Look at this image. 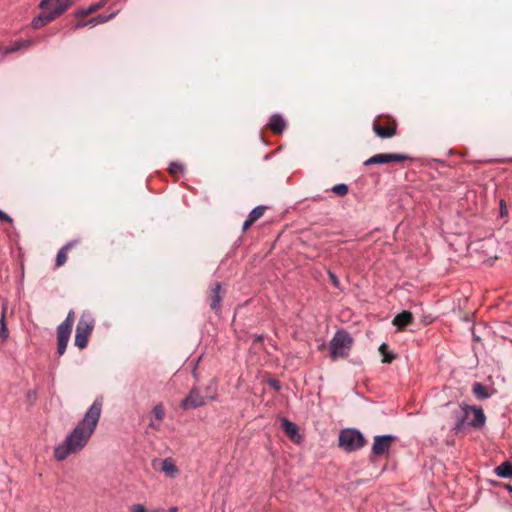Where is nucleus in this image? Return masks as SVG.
Returning a JSON list of instances; mask_svg holds the SVG:
<instances>
[{"instance_id": "e433bc0d", "label": "nucleus", "mask_w": 512, "mask_h": 512, "mask_svg": "<svg viewBox=\"0 0 512 512\" xmlns=\"http://www.w3.org/2000/svg\"><path fill=\"white\" fill-rule=\"evenodd\" d=\"M254 222H250V219L247 218L246 221L243 223V230H247Z\"/></svg>"}, {"instance_id": "393cba45", "label": "nucleus", "mask_w": 512, "mask_h": 512, "mask_svg": "<svg viewBox=\"0 0 512 512\" xmlns=\"http://www.w3.org/2000/svg\"><path fill=\"white\" fill-rule=\"evenodd\" d=\"M264 210H265L264 206L255 207L248 215L250 222H255L256 220H258L263 215Z\"/></svg>"}, {"instance_id": "4c0bfd02", "label": "nucleus", "mask_w": 512, "mask_h": 512, "mask_svg": "<svg viewBox=\"0 0 512 512\" xmlns=\"http://www.w3.org/2000/svg\"><path fill=\"white\" fill-rule=\"evenodd\" d=\"M270 385H271L275 390H279V389H280V385H279L278 381H276V380H272V381H270Z\"/></svg>"}, {"instance_id": "c756f323", "label": "nucleus", "mask_w": 512, "mask_h": 512, "mask_svg": "<svg viewBox=\"0 0 512 512\" xmlns=\"http://www.w3.org/2000/svg\"><path fill=\"white\" fill-rule=\"evenodd\" d=\"M147 510L142 504H133L129 508V512H146Z\"/></svg>"}, {"instance_id": "ddd939ff", "label": "nucleus", "mask_w": 512, "mask_h": 512, "mask_svg": "<svg viewBox=\"0 0 512 512\" xmlns=\"http://www.w3.org/2000/svg\"><path fill=\"white\" fill-rule=\"evenodd\" d=\"M108 0H100L97 3L91 4L87 8H81L75 11L74 16L76 18H83L88 15L95 13L107 4Z\"/></svg>"}, {"instance_id": "a878e982", "label": "nucleus", "mask_w": 512, "mask_h": 512, "mask_svg": "<svg viewBox=\"0 0 512 512\" xmlns=\"http://www.w3.org/2000/svg\"><path fill=\"white\" fill-rule=\"evenodd\" d=\"M379 352L382 354L383 356V359H382V362L383 363H391L394 359V355L389 353L387 351V346L386 344H381L380 347H379Z\"/></svg>"}, {"instance_id": "39448f33", "label": "nucleus", "mask_w": 512, "mask_h": 512, "mask_svg": "<svg viewBox=\"0 0 512 512\" xmlns=\"http://www.w3.org/2000/svg\"><path fill=\"white\" fill-rule=\"evenodd\" d=\"M352 346V338L345 331H337L330 342V354L333 359L346 357Z\"/></svg>"}, {"instance_id": "58836bf2", "label": "nucleus", "mask_w": 512, "mask_h": 512, "mask_svg": "<svg viewBox=\"0 0 512 512\" xmlns=\"http://www.w3.org/2000/svg\"><path fill=\"white\" fill-rule=\"evenodd\" d=\"M500 206H501V215L503 216V215H504V213H505V214L507 213V211H506V205H505V202H504L503 200L500 202Z\"/></svg>"}, {"instance_id": "9b49d317", "label": "nucleus", "mask_w": 512, "mask_h": 512, "mask_svg": "<svg viewBox=\"0 0 512 512\" xmlns=\"http://www.w3.org/2000/svg\"><path fill=\"white\" fill-rule=\"evenodd\" d=\"M160 471L170 478H175L179 474V469L176 466L175 461L170 457L161 461Z\"/></svg>"}, {"instance_id": "f03ea898", "label": "nucleus", "mask_w": 512, "mask_h": 512, "mask_svg": "<svg viewBox=\"0 0 512 512\" xmlns=\"http://www.w3.org/2000/svg\"><path fill=\"white\" fill-rule=\"evenodd\" d=\"M74 0H41L39 8L43 13L33 19L31 25L34 29H40L62 15Z\"/></svg>"}, {"instance_id": "bb28decb", "label": "nucleus", "mask_w": 512, "mask_h": 512, "mask_svg": "<svg viewBox=\"0 0 512 512\" xmlns=\"http://www.w3.org/2000/svg\"><path fill=\"white\" fill-rule=\"evenodd\" d=\"M9 336V332L7 329V325L5 323V315L2 314V317L0 319V338L3 340H6Z\"/></svg>"}, {"instance_id": "423d86ee", "label": "nucleus", "mask_w": 512, "mask_h": 512, "mask_svg": "<svg viewBox=\"0 0 512 512\" xmlns=\"http://www.w3.org/2000/svg\"><path fill=\"white\" fill-rule=\"evenodd\" d=\"M363 435L356 429H343L339 435V446L345 451L352 452L363 447Z\"/></svg>"}, {"instance_id": "a211bd4d", "label": "nucleus", "mask_w": 512, "mask_h": 512, "mask_svg": "<svg viewBox=\"0 0 512 512\" xmlns=\"http://www.w3.org/2000/svg\"><path fill=\"white\" fill-rule=\"evenodd\" d=\"M72 327L61 323L57 327V340L58 341H69L71 335Z\"/></svg>"}, {"instance_id": "ea45409f", "label": "nucleus", "mask_w": 512, "mask_h": 512, "mask_svg": "<svg viewBox=\"0 0 512 512\" xmlns=\"http://www.w3.org/2000/svg\"><path fill=\"white\" fill-rule=\"evenodd\" d=\"M169 512H177V507H172L169 509Z\"/></svg>"}, {"instance_id": "6e6552de", "label": "nucleus", "mask_w": 512, "mask_h": 512, "mask_svg": "<svg viewBox=\"0 0 512 512\" xmlns=\"http://www.w3.org/2000/svg\"><path fill=\"white\" fill-rule=\"evenodd\" d=\"M409 157L400 153H380L376 154L364 162V165L387 164L392 162H402L408 160Z\"/></svg>"}, {"instance_id": "72a5a7b5", "label": "nucleus", "mask_w": 512, "mask_h": 512, "mask_svg": "<svg viewBox=\"0 0 512 512\" xmlns=\"http://www.w3.org/2000/svg\"><path fill=\"white\" fill-rule=\"evenodd\" d=\"M329 277H330V280L332 282V284L335 286V287H338L339 286V280L337 278V276L333 273H329Z\"/></svg>"}, {"instance_id": "2eb2a0df", "label": "nucleus", "mask_w": 512, "mask_h": 512, "mask_svg": "<svg viewBox=\"0 0 512 512\" xmlns=\"http://www.w3.org/2000/svg\"><path fill=\"white\" fill-rule=\"evenodd\" d=\"M269 127L275 133H282L286 127L285 120L279 114H274L269 121Z\"/></svg>"}, {"instance_id": "20e7f679", "label": "nucleus", "mask_w": 512, "mask_h": 512, "mask_svg": "<svg viewBox=\"0 0 512 512\" xmlns=\"http://www.w3.org/2000/svg\"><path fill=\"white\" fill-rule=\"evenodd\" d=\"M93 328L94 319L92 316L87 312L82 313L76 326L75 346H77L79 349L85 348Z\"/></svg>"}, {"instance_id": "f704fd0d", "label": "nucleus", "mask_w": 512, "mask_h": 512, "mask_svg": "<svg viewBox=\"0 0 512 512\" xmlns=\"http://www.w3.org/2000/svg\"><path fill=\"white\" fill-rule=\"evenodd\" d=\"M0 220L2 221H6V222H12V219L10 218L9 215H7L5 212H3L2 210H0Z\"/></svg>"}, {"instance_id": "2f4dec72", "label": "nucleus", "mask_w": 512, "mask_h": 512, "mask_svg": "<svg viewBox=\"0 0 512 512\" xmlns=\"http://www.w3.org/2000/svg\"><path fill=\"white\" fill-rule=\"evenodd\" d=\"M183 170V167L182 165L178 164V163H172L170 165V168H169V171L172 175L176 174L178 171H182Z\"/></svg>"}, {"instance_id": "6ab92c4d", "label": "nucleus", "mask_w": 512, "mask_h": 512, "mask_svg": "<svg viewBox=\"0 0 512 512\" xmlns=\"http://www.w3.org/2000/svg\"><path fill=\"white\" fill-rule=\"evenodd\" d=\"M373 130L380 138H390L395 135V128L382 127L378 124L373 125Z\"/></svg>"}, {"instance_id": "412c9836", "label": "nucleus", "mask_w": 512, "mask_h": 512, "mask_svg": "<svg viewBox=\"0 0 512 512\" xmlns=\"http://www.w3.org/2000/svg\"><path fill=\"white\" fill-rule=\"evenodd\" d=\"M116 15H117V12H113L107 16L99 15L97 17L87 20V23H89L90 27H95L98 24H104V23L112 20L114 17H116Z\"/></svg>"}, {"instance_id": "7ed1b4c3", "label": "nucleus", "mask_w": 512, "mask_h": 512, "mask_svg": "<svg viewBox=\"0 0 512 512\" xmlns=\"http://www.w3.org/2000/svg\"><path fill=\"white\" fill-rule=\"evenodd\" d=\"M486 417L481 408L461 405L455 412L454 430L456 432L464 430L466 427L481 428L485 424Z\"/></svg>"}, {"instance_id": "c85d7f7f", "label": "nucleus", "mask_w": 512, "mask_h": 512, "mask_svg": "<svg viewBox=\"0 0 512 512\" xmlns=\"http://www.w3.org/2000/svg\"><path fill=\"white\" fill-rule=\"evenodd\" d=\"M67 344H68L67 341H58L57 352L60 356L65 353Z\"/></svg>"}, {"instance_id": "f257e3e1", "label": "nucleus", "mask_w": 512, "mask_h": 512, "mask_svg": "<svg viewBox=\"0 0 512 512\" xmlns=\"http://www.w3.org/2000/svg\"><path fill=\"white\" fill-rule=\"evenodd\" d=\"M101 412L102 401L96 399L73 431L66 436L61 444L55 447L54 457L58 461H63L69 455L76 454L84 449L97 427Z\"/></svg>"}, {"instance_id": "79ce46f5", "label": "nucleus", "mask_w": 512, "mask_h": 512, "mask_svg": "<svg viewBox=\"0 0 512 512\" xmlns=\"http://www.w3.org/2000/svg\"><path fill=\"white\" fill-rule=\"evenodd\" d=\"M507 489L512 493V485L507 486Z\"/></svg>"}, {"instance_id": "0eeeda50", "label": "nucleus", "mask_w": 512, "mask_h": 512, "mask_svg": "<svg viewBox=\"0 0 512 512\" xmlns=\"http://www.w3.org/2000/svg\"><path fill=\"white\" fill-rule=\"evenodd\" d=\"M209 400L202 393L200 387L193 388L189 394L182 400L181 407L183 409H195L205 405Z\"/></svg>"}, {"instance_id": "473e14b6", "label": "nucleus", "mask_w": 512, "mask_h": 512, "mask_svg": "<svg viewBox=\"0 0 512 512\" xmlns=\"http://www.w3.org/2000/svg\"><path fill=\"white\" fill-rule=\"evenodd\" d=\"M149 426L153 429V430H160V427H161V421H157L155 420L154 418L151 420Z\"/></svg>"}, {"instance_id": "aec40b11", "label": "nucleus", "mask_w": 512, "mask_h": 512, "mask_svg": "<svg viewBox=\"0 0 512 512\" xmlns=\"http://www.w3.org/2000/svg\"><path fill=\"white\" fill-rule=\"evenodd\" d=\"M202 390V393L205 394L206 398L209 401L215 400L217 397V383L214 380H211Z\"/></svg>"}, {"instance_id": "b1692460", "label": "nucleus", "mask_w": 512, "mask_h": 512, "mask_svg": "<svg viewBox=\"0 0 512 512\" xmlns=\"http://www.w3.org/2000/svg\"><path fill=\"white\" fill-rule=\"evenodd\" d=\"M152 416L157 421H162L165 417V409L162 403H159L153 407Z\"/></svg>"}, {"instance_id": "dca6fc26", "label": "nucleus", "mask_w": 512, "mask_h": 512, "mask_svg": "<svg viewBox=\"0 0 512 512\" xmlns=\"http://www.w3.org/2000/svg\"><path fill=\"white\" fill-rule=\"evenodd\" d=\"M221 301H222L221 284L217 283L212 290L211 303H210L211 309L214 311H218L220 309Z\"/></svg>"}, {"instance_id": "c9c22d12", "label": "nucleus", "mask_w": 512, "mask_h": 512, "mask_svg": "<svg viewBox=\"0 0 512 512\" xmlns=\"http://www.w3.org/2000/svg\"><path fill=\"white\" fill-rule=\"evenodd\" d=\"M86 26H89V23H87V21H78L74 25L75 29H81V28H84Z\"/></svg>"}, {"instance_id": "7c9ffc66", "label": "nucleus", "mask_w": 512, "mask_h": 512, "mask_svg": "<svg viewBox=\"0 0 512 512\" xmlns=\"http://www.w3.org/2000/svg\"><path fill=\"white\" fill-rule=\"evenodd\" d=\"M62 323L67 324L71 327L73 326V323H74V311L73 310L69 311L66 319Z\"/></svg>"}, {"instance_id": "5701e85b", "label": "nucleus", "mask_w": 512, "mask_h": 512, "mask_svg": "<svg viewBox=\"0 0 512 512\" xmlns=\"http://www.w3.org/2000/svg\"><path fill=\"white\" fill-rule=\"evenodd\" d=\"M472 391L480 400L487 399L489 397L486 387L479 382L474 383Z\"/></svg>"}, {"instance_id": "f8f14e48", "label": "nucleus", "mask_w": 512, "mask_h": 512, "mask_svg": "<svg viewBox=\"0 0 512 512\" xmlns=\"http://www.w3.org/2000/svg\"><path fill=\"white\" fill-rule=\"evenodd\" d=\"M281 426L282 429L285 431V433L290 437L291 440L295 442H299L301 437L298 433V427L296 424L291 422L290 420L283 418L281 420Z\"/></svg>"}, {"instance_id": "a19ab883", "label": "nucleus", "mask_w": 512, "mask_h": 512, "mask_svg": "<svg viewBox=\"0 0 512 512\" xmlns=\"http://www.w3.org/2000/svg\"><path fill=\"white\" fill-rule=\"evenodd\" d=\"M146 512H162V511L160 509H154V510L146 511Z\"/></svg>"}, {"instance_id": "4be33fe9", "label": "nucleus", "mask_w": 512, "mask_h": 512, "mask_svg": "<svg viewBox=\"0 0 512 512\" xmlns=\"http://www.w3.org/2000/svg\"><path fill=\"white\" fill-rule=\"evenodd\" d=\"M73 247V243L70 242L68 244H66L64 247H62L58 253H57V257H56V266L60 267L62 266L66 260H67V251Z\"/></svg>"}, {"instance_id": "cd10ccee", "label": "nucleus", "mask_w": 512, "mask_h": 512, "mask_svg": "<svg viewBox=\"0 0 512 512\" xmlns=\"http://www.w3.org/2000/svg\"><path fill=\"white\" fill-rule=\"evenodd\" d=\"M331 190L332 192L339 196H344L348 192V186L346 184L341 183L333 186Z\"/></svg>"}, {"instance_id": "1a4fd4ad", "label": "nucleus", "mask_w": 512, "mask_h": 512, "mask_svg": "<svg viewBox=\"0 0 512 512\" xmlns=\"http://www.w3.org/2000/svg\"><path fill=\"white\" fill-rule=\"evenodd\" d=\"M396 439L393 435H378L374 437L372 445V454L376 457L386 454L392 442Z\"/></svg>"}, {"instance_id": "4468645a", "label": "nucleus", "mask_w": 512, "mask_h": 512, "mask_svg": "<svg viewBox=\"0 0 512 512\" xmlns=\"http://www.w3.org/2000/svg\"><path fill=\"white\" fill-rule=\"evenodd\" d=\"M413 316L409 311H403L395 316L393 320V324L397 326L399 329H403L408 324L412 322Z\"/></svg>"}, {"instance_id": "f3484780", "label": "nucleus", "mask_w": 512, "mask_h": 512, "mask_svg": "<svg viewBox=\"0 0 512 512\" xmlns=\"http://www.w3.org/2000/svg\"><path fill=\"white\" fill-rule=\"evenodd\" d=\"M495 473L501 478H512V464L508 461L503 462L495 468Z\"/></svg>"}, {"instance_id": "9d476101", "label": "nucleus", "mask_w": 512, "mask_h": 512, "mask_svg": "<svg viewBox=\"0 0 512 512\" xmlns=\"http://www.w3.org/2000/svg\"><path fill=\"white\" fill-rule=\"evenodd\" d=\"M33 45V42L29 39H22L14 42L12 45L7 47H0V54L5 56L10 53L17 52L21 49L28 48Z\"/></svg>"}]
</instances>
